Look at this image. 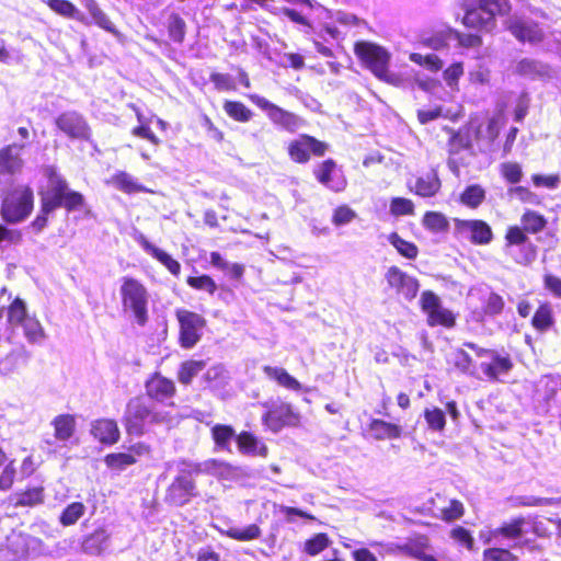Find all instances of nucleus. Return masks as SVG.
Here are the masks:
<instances>
[{"label":"nucleus","instance_id":"nucleus-1","mask_svg":"<svg viewBox=\"0 0 561 561\" xmlns=\"http://www.w3.org/2000/svg\"><path fill=\"white\" fill-rule=\"evenodd\" d=\"M48 179V190L43 196V208L45 213H51L59 207L67 210L79 209L84 204L81 193L71 191L67 181L57 172L54 167L45 169Z\"/></svg>","mask_w":561,"mask_h":561},{"label":"nucleus","instance_id":"nucleus-2","mask_svg":"<svg viewBox=\"0 0 561 561\" xmlns=\"http://www.w3.org/2000/svg\"><path fill=\"white\" fill-rule=\"evenodd\" d=\"M171 416L168 412L158 411L156 407L142 397H135L127 403L124 424L130 435H142L146 423H169Z\"/></svg>","mask_w":561,"mask_h":561},{"label":"nucleus","instance_id":"nucleus-3","mask_svg":"<svg viewBox=\"0 0 561 561\" xmlns=\"http://www.w3.org/2000/svg\"><path fill=\"white\" fill-rule=\"evenodd\" d=\"M122 306L125 312H131L139 325L148 321L149 294L146 287L133 277H123L119 288Z\"/></svg>","mask_w":561,"mask_h":561},{"label":"nucleus","instance_id":"nucleus-4","mask_svg":"<svg viewBox=\"0 0 561 561\" xmlns=\"http://www.w3.org/2000/svg\"><path fill=\"white\" fill-rule=\"evenodd\" d=\"M193 462L182 461L179 467V474L174 478L167 490L165 501L175 506L187 504L192 497L196 496V484L193 476Z\"/></svg>","mask_w":561,"mask_h":561},{"label":"nucleus","instance_id":"nucleus-5","mask_svg":"<svg viewBox=\"0 0 561 561\" xmlns=\"http://www.w3.org/2000/svg\"><path fill=\"white\" fill-rule=\"evenodd\" d=\"M354 50L377 78L386 82L393 81L394 76L388 71L390 54L383 47L368 42H359L356 43Z\"/></svg>","mask_w":561,"mask_h":561},{"label":"nucleus","instance_id":"nucleus-6","mask_svg":"<svg viewBox=\"0 0 561 561\" xmlns=\"http://www.w3.org/2000/svg\"><path fill=\"white\" fill-rule=\"evenodd\" d=\"M526 233L523 227L511 226L505 234L506 253L522 265H529L537 256L536 247Z\"/></svg>","mask_w":561,"mask_h":561},{"label":"nucleus","instance_id":"nucleus-7","mask_svg":"<svg viewBox=\"0 0 561 561\" xmlns=\"http://www.w3.org/2000/svg\"><path fill=\"white\" fill-rule=\"evenodd\" d=\"M33 209V191L16 187L2 202L1 214L5 221L15 224L24 220Z\"/></svg>","mask_w":561,"mask_h":561},{"label":"nucleus","instance_id":"nucleus-8","mask_svg":"<svg viewBox=\"0 0 561 561\" xmlns=\"http://www.w3.org/2000/svg\"><path fill=\"white\" fill-rule=\"evenodd\" d=\"M175 316L180 325V345L183 348H193L202 339L205 318L186 309H178Z\"/></svg>","mask_w":561,"mask_h":561},{"label":"nucleus","instance_id":"nucleus-9","mask_svg":"<svg viewBox=\"0 0 561 561\" xmlns=\"http://www.w3.org/2000/svg\"><path fill=\"white\" fill-rule=\"evenodd\" d=\"M250 100L266 113L268 118L277 126L289 133H295L304 126V119L288 112L257 94L250 95Z\"/></svg>","mask_w":561,"mask_h":561},{"label":"nucleus","instance_id":"nucleus-10","mask_svg":"<svg viewBox=\"0 0 561 561\" xmlns=\"http://www.w3.org/2000/svg\"><path fill=\"white\" fill-rule=\"evenodd\" d=\"M455 231L473 244L486 245L493 240L491 227L480 219H455Z\"/></svg>","mask_w":561,"mask_h":561},{"label":"nucleus","instance_id":"nucleus-11","mask_svg":"<svg viewBox=\"0 0 561 561\" xmlns=\"http://www.w3.org/2000/svg\"><path fill=\"white\" fill-rule=\"evenodd\" d=\"M328 145L309 135H300L288 146L290 159L297 163H306L310 159V153L317 157L324 156Z\"/></svg>","mask_w":561,"mask_h":561},{"label":"nucleus","instance_id":"nucleus-12","mask_svg":"<svg viewBox=\"0 0 561 561\" xmlns=\"http://www.w3.org/2000/svg\"><path fill=\"white\" fill-rule=\"evenodd\" d=\"M421 306L427 313V322L430 325L453 327L455 318L450 310L440 305L439 298L433 291H424L421 296Z\"/></svg>","mask_w":561,"mask_h":561},{"label":"nucleus","instance_id":"nucleus-13","mask_svg":"<svg viewBox=\"0 0 561 561\" xmlns=\"http://www.w3.org/2000/svg\"><path fill=\"white\" fill-rule=\"evenodd\" d=\"M56 126L71 139H90V126L85 118L76 111H68L60 114L56 118Z\"/></svg>","mask_w":561,"mask_h":561},{"label":"nucleus","instance_id":"nucleus-14","mask_svg":"<svg viewBox=\"0 0 561 561\" xmlns=\"http://www.w3.org/2000/svg\"><path fill=\"white\" fill-rule=\"evenodd\" d=\"M385 277L388 285L407 300H412L416 297L420 284L415 277L407 274L397 266L389 267Z\"/></svg>","mask_w":561,"mask_h":561},{"label":"nucleus","instance_id":"nucleus-15","mask_svg":"<svg viewBox=\"0 0 561 561\" xmlns=\"http://www.w3.org/2000/svg\"><path fill=\"white\" fill-rule=\"evenodd\" d=\"M264 423L274 432L279 431L287 425H294L298 422V415L288 403H273L268 411L263 415Z\"/></svg>","mask_w":561,"mask_h":561},{"label":"nucleus","instance_id":"nucleus-16","mask_svg":"<svg viewBox=\"0 0 561 561\" xmlns=\"http://www.w3.org/2000/svg\"><path fill=\"white\" fill-rule=\"evenodd\" d=\"M316 179L330 190L335 192L343 191L346 181L337 169L336 163L332 159H328L320 163L313 171Z\"/></svg>","mask_w":561,"mask_h":561},{"label":"nucleus","instance_id":"nucleus-17","mask_svg":"<svg viewBox=\"0 0 561 561\" xmlns=\"http://www.w3.org/2000/svg\"><path fill=\"white\" fill-rule=\"evenodd\" d=\"M515 72L530 80L548 81L556 77V71L549 65L531 59L524 58L515 66Z\"/></svg>","mask_w":561,"mask_h":561},{"label":"nucleus","instance_id":"nucleus-18","mask_svg":"<svg viewBox=\"0 0 561 561\" xmlns=\"http://www.w3.org/2000/svg\"><path fill=\"white\" fill-rule=\"evenodd\" d=\"M24 148V142H14L0 150V174H13L22 169L21 152Z\"/></svg>","mask_w":561,"mask_h":561},{"label":"nucleus","instance_id":"nucleus-19","mask_svg":"<svg viewBox=\"0 0 561 561\" xmlns=\"http://www.w3.org/2000/svg\"><path fill=\"white\" fill-rule=\"evenodd\" d=\"M31 357V352L24 345L13 348L0 359V374L9 376L18 373L28 365Z\"/></svg>","mask_w":561,"mask_h":561},{"label":"nucleus","instance_id":"nucleus-20","mask_svg":"<svg viewBox=\"0 0 561 561\" xmlns=\"http://www.w3.org/2000/svg\"><path fill=\"white\" fill-rule=\"evenodd\" d=\"M488 359L480 364V368L490 381H497L502 375H507L513 368L510 356H502L497 352H494Z\"/></svg>","mask_w":561,"mask_h":561},{"label":"nucleus","instance_id":"nucleus-21","mask_svg":"<svg viewBox=\"0 0 561 561\" xmlns=\"http://www.w3.org/2000/svg\"><path fill=\"white\" fill-rule=\"evenodd\" d=\"M398 550L421 561H439L433 554L430 540L425 536H417L409 540L403 546H398Z\"/></svg>","mask_w":561,"mask_h":561},{"label":"nucleus","instance_id":"nucleus-22","mask_svg":"<svg viewBox=\"0 0 561 561\" xmlns=\"http://www.w3.org/2000/svg\"><path fill=\"white\" fill-rule=\"evenodd\" d=\"M526 520L524 517H516L512 519L510 523H504L501 527H497L491 531V537L496 539L499 537H503L510 540L515 541L511 547H520L523 542L520 538L524 535V525Z\"/></svg>","mask_w":561,"mask_h":561},{"label":"nucleus","instance_id":"nucleus-23","mask_svg":"<svg viewBox=\"0 0 561 561\" xmlns=\"http://www.w3.org/2000/svg\"><path fill=\"white\" fill-rule=\"evenodd\" d=\"M82 5L89 12L93 22L104 31L113 34L115 37L121 38V32L115 27L114 23L107 16V14L99 7L95 0H80Z\"/></svg>","mask_w":561,"mask_h":561},{"label":"nucleus","instance_id":"nucleus-24","mask_svg":"<svg viewBox=\"0 0 561 561\" xmlns=\"http://www.w3.org/2000/svg\"><path fill=\"white\" fill-rule=\"evenodd\" d=\"M91 434L102 444H115L119 438V430L115 421L102 419L92 424Z\"/></svg>","mask_w":561,"mask_h":561},{"label":"nucleus","instance_id":"nucleus-25","mask_svg":"<svg viewBox=\"0 0 561 561\" xmlns=\"http://www.w3.org/2000/svg\"><path fill=\"white\" fill-rule=\"evenodd\" d=\"M146 391L151 399L163 401L174 394L175 387L172 380L160 375H156L147 381Z\"/></svg>","mask_w":561,"mask_h":561},{"label":"nucleus","instance_id":"nucleus-26","mask_svg":"<svg viewBox=\"0 0 561 561\" xmlns=\"http://www.w3.org/2000/svg\"><path fill=\"white\" fill-rule=\"evenodd\" d=\"M138 243L141 245V248L150 255H152L154 259H157L161 264H163L171 274L178 276L181 271L180 263L174 260L170 254L164 252L163 250L157 248L151 242H149L146 237L140 236L138 238Z\"/></svg>","mask_w":561,"mask_h":561},{"label":"nucleus","instance_id":"nucleus-27","mask_svg":"<svg viewBox=\"0 0 561 561\" xmlns=\"http://www.w3.org/2000/svg\"><path fill=\"white\" fill-rule=\"evenodd\" d=\"M510 30L512 34L522 42H530L536 43L541 41L542 32L539 26L531 22L525 20H516L512 22Z\"/></svg>","mask_w":561,"mask_h":561},{"label":"nucleus","instance_id":"nucleus-28","mask_svg":"<svg viewBox=\"0 0 561 561\" xmlns=\"http://www.w3.org/2000/svg\"><path fill=\"white\" fill-rule=\"evenodd\" d=\"M193 470H195L196 474L207 473L220 479H230L234 476V469L232 466L217 459H208L202 463L193 462Z\"/></svg>","mask_w":561,"mask_h":561},{"label":"nucleus","instance_id":"nucleus-29","mask_svg":"<svg viewBox=\"0 0 561 561\" xmlns=\"http://www.w3.org/2000/svg\"><path fill=\"white\" fill-rule=\"evenodd\" d=\"M440 188V180L435 171H431L416 178L410 190L422 197H432Z\"/></svg>","mask_w":561,"mask_h":561},{"label":"nucleus","instance_id":"nucleus-30","mask_svg":"<svg viewBox=\"0 0 561 561\" xmlns=\"http://www.w3.org/2000/svg\"><path fill=\"white\" fill-rule=\"evenodd\" d=\"M48 8L56 14L88 24L85 15L68 0H45Z\"/></svg>","mask_w":561,"mask_h":561},{"label":"nucleus","instance_id":"nucleus-31","mask_svg":"<svg viewBox=\"0 0 561 561\" xmlns=\"http://www.w3.org/2000/svg\"><path fill=\"white\" fill-rule=\"evenodd\" d=\"M462 23L467 27L483 31H491L495 26L491 21V15L485 14L480 5L467 10Z\"/></svg>","mask_w":561,"mask_h":561},{"label":"nucleus","instance_id":"nucleus-32","mask_svg":"<svg viewBox=\"0 0 561 561\" xmlns=\"http://www.w3.org/2000/svg\"><path fill=\"white\" fill-rule=\"evenodd\" d=\"M263 373L271 380L276 381L280 387L289 390L299 391L301 383L283 367L264 366Z\"/></svg>","mask_w":561,"mask_h":561},{"label":"nucleus","instance_id":"nucleus-33","mask_svg":"<svg viewBox=\"0 0 561 561\" xmlns=\"http://www.w3.org/2000/svg\"><path fill=\"white\" fill-rule=\"evenodd\" d=\"M54 436L59 442H66L76 431V419L71 414H59L51 421Z\"/></svg>","mask_w":561,"mask_h":561},{"label":"nucleus","instance_id":"nucleus-34","mask_svg":"<svg viewBox=\"0 0 561 561\" xmlns=\"http://www.w3.org/2000/svg\"><path fill=\"white\" fill-rule=\"evenodd\" d=\"M108 538L105 529L99 528L84 538L82 549L89 554L99 556L106 549Z\"/></svg>","mask_w":561,"mask_h":561},{"label":"nucleus","instance_id":"nucleus-35","mask_svg":"<svg viewBox=\"0 0 561 561\" xmlns=\"http://www.w3.org/2000/svg\"><path fill=\"white\" fill-rule=\"evenodd\" d=\"M369 430L378 440L399 438L402 433L401 426L379 419H374L370 422Z\"/></svg>","mask_w":561,"mask_h":561},{"label":"nucleus","instance_id":"nucleus-36","mask_svg":"<svg viewBox=\"0 0 561 561\" xmlns=\"http://www.w3.org/2000/svg\"><path fill=\"white\" fill-rule=\"evenodd\" d=\"M455 30L450 27H445L440 31L433 33L431 36L424 37L422 43L424 46L434 49L440 50L448 46V43L454 39Z\"/></svg>","mask_w":561,"mask_h":561},{"label":"nucleus","instance_id":"nucleus-37","mask_svg":"<svg viewBox=\"0 0 561 561\" xmlns=\"http://www.w3.org/2000/svg\"><path fill=\"white\" fill-rule=\"evenodd\" d=\"M111 183L119 191H123L128 194L147 191L130 174L126 172H118L115 175H113L111 179Z\"/></svg>","mask_w":561,"mask_h":561},{"label":"nucleus","instance_id":"nucleus-38","mask_svg":"<svg viewBox=\"0 0 561 561\" xmlns=\"http://www.w3.org/2000/svg\"><path fill=\"white\" fill-rule=\"evenodd\" d=\"M520 224L528 233H538L547 226V219L535 210H527L520 217Z\"/></svg>","mask_w":561,"mask_h":561},{"label":"nucleus","instance_id":"nucleus-39","mask_svg":"<svg viewBox=\"0 0 561 561\" xmlns=\"http://www.w3.org/2000/svg\"><path fill=\"white\" fill-rule=\"evenodd\" d=\"M206 364L204 360H186L181 364L178 373V379L183 385H190L194 377H196L204 368Z\"/></svg>","mask_w":561,"mask_h":561},{"label":"nucleus","instance_id":"nucleus-40","mask_svg":"<svg viewBox=\"0 0 561 561\" xmlns=\"http://www.w3.org/2000/svg\"><path fill=\"white\" fill-rule=\"evenodd\" d=\"M485 199V190L479 184H472L466 187L460 195V202L470 207H479Z\"/></svg>","mask_w":561,"mask_h":561},{"label":"nucleus","instance_id":"nucleus-41","mask_svg":"<svg viewBox=\"0 0 561 561\" xmlns=\"http://www.w3.org/2000/svg\"><path fill=\"white\" fill-rule=\"evenodd\" d=\"M211 437L217 447L229 450L230 442L236 437V432L229 425L216 424L211 427Z\"/></svg>","mask_w":561,"mask_h":561},{"label":"nucleus","instance_id":"nucleus-42","mask_svg":"<svg viewBox=\"0 0 561 561\" xmlns=\"http://www.w3.org/2000/svg\"><path fill=\"white\" fill-rule=\"evenodd\" d=\"M26 305L21 298H15L8 308V321L11 325H22L28 319Z\"/></svg>","mask_w":561,"mask_h":561},{"label":"nucleus","instance_id":"nucleus-43","mask_svg":"<svg viewBox=\"0 0 561 561\" xmlns=\"http://www.w3.org/2000/svg\"><path fill=\"white\" fill-rule=\"evenodd\" d=\"M261 534H262L261 528L256 524H251L243 528L230 527L226 531V535L229 538H232V539L239 540V541H249V540L257 539L261 536Z\"/></svg>","mask_w":561,"mask_h":561},{"label":"nucleus","instance_id":"nucleus-44","mask_svg":"<svg viewBox=\"0 0 561 561\" xmlns=\"http://www.w3.org/2000/svg\"><path fill=\"white\" fill-rule=\"evenodd\" d=\"M168 32H169L170 38L173 42H175L178 44L183 43V41L185 38V33H186V23L178 13H172L169 16Z\"/></svg>","mask_w":561,"mask_h":561},{"label":"nucleus","instance_id":"nucleus-45","mask_svg":"<svg viewBox=\"0 0 561 561\" xmlns=\"http://www.w3.org/2000/svg\"><path fill=\"white\" fill-rule=\"evenodd\" d=\"M479 5L485 14L491 15V21L494 24L496 15L507 14L511 9L510 0H479Z\"/></svg>","mask_w":561,"mask_h":561},{"label":"nucleus","instance_id":"nucleus-46","mask_svg":"<svg viewBox=\"0 0 561 561\" xmlns=\"http://www.w3.org/2000/svg\"><path fill=\"white\" fill-rule=\"evenodd\" d=\"M85 513V506L81 502L69 504L61 513L59 522L64 526L76 524Z\"/></svg>","mask_w":561,"mask_h":561},{"label":"nucleus","instance_id":"nucleus-47","mask_svg":"<svg viewBox=\"0 0 561 561\" xmlns=\"http://www.w3.org/2000/svg\"><path fill=\"white\" fill-rule=\"evenodd\" d=\"M224 110L234 121L238 122H249L252 117V112L241 102L237 101H226L224 104Z\"/></svg>","mask_w":561,"mask_h":561},{"label":"nucleus","instance_id":"nucleus-48","mask_svg":"<svg viewBox=\"0 0 561 561\" xmlns=\"http://www.w3.org/2000/svg\"><path fill=\"white\" fill-rule=\"evenodd\" d=\"M388 240L402 256L410 260L415 259L417 256V247L412 242L403 240L398 233L392 232L388 237Z\"/></svg>","mask_w":561,"mask_h":561},{"label":"nucleus","instance_id":"nucleus-49","mask_svg":"<svg viewBox=\"0 0 561 561\" xmlns=\"http://www.w3.org/2000/svg\"><path fill=\"white\" fill-rule=\"evenodd\" d=\"M409 58L411 61L434 72L440 70L444 66L443 60L434 54L422 55L419 53H412Z\"/></svg>","mask_w":561,"mask_h":561},{"label":"nucleus","instance_id":"nucleus-50","mask_svg":"<svg viewBox=\"0 0 561 561\" xmlns=\"http://www.w3.org/2000/svg\"><path fill=\"white\" fill-rule=\"evenodd\" d=\"M24 335L30 343H37L45 337V332L39 323V321L35 318L30 317L23 324Z\"/></svg>","mask_w":561,"mask_h":561},{"label":"nucleus","instance_id":"nucleus-51","mask_svg":"<svg viewBox=\"0 0 561 561\" xmlns=\"http://www.w3.org/2000/svg\"><path fill=\"white\" fill-rule=\"evenodd\" d=\"M136 461L137 460L134 455L128 453L110 454L105 457L106 466L115 470H124L127 466H130Z\"/></svg>","mask_w":561,"mask_h":561},{"label":"nucleus","instance_id":"nucleus-52","mask_svg":"<svg viewBox=\"0 0 561 561\" xmlns=\"http://www.w3.org/2000/svg\"><path fill=\"white\" fill-rule=\"evenodd\" d=\"M504 299L496 293H489L483 299V313L494 317L500 314L504 309Z\"/></svg>","mask_w":561,"mask_h":561},{"label":"nucleus","instance_id":"nucleus-53","mask_svg":"<svg viewBox=\"0 0 561 561\" xmlns=\"http://www.w3.org/2000/svg\"><path fill=\"white\" fill-rule=\"evenodd\" d=\"M16 506H33L43 502V489L33 488L23 493L15 494Z\"/></svg>","mask_w":561,"mask_h":561},{"label":"nucleus","instance_id":"nucleus-54","mask_svg":"<svg viewBox=\"0 0 561 561\" xmlns=\"http://www.w3.org/2000/svg\"><path fill=\"white\" fill-rule=\"evenodd\" d=\"M423 225L434 232H439L447 229L448 222L443 214L427 211L424 215Z\"/></svg>","mask_w":561,"mask_h":561},{"label":"nucleus","instance_id":"nucleus-55","mask_svg":"<svg viewBox=\"0 0 561 561\" xmlns=\"http://www.w3.org/2000/svg\"><path fill=\"white\" fill-rule=\"evenodd\" d=\"M226 378V370L224 366L216 365L207 369L203 376V380L207 387L217 388L220 387Z\"/></svg>","mask_w":561,"mask_h":561},{"label":"nucleus","instance_id":"nucleus-56","mask_svg":"<svg viewBox=\"0 0 561 561\" xmlns=\"http://www.w3.org/2000/svg\"><path fill=\"white\" fill-rule=\"evenodd\" d=\"M424 417L428 427L433 431H443L446 424L445 413L438 409H426L424 412Z\"/></svg>","mask_w":561,"mask_h":561},{"label":"nucleus","instance_id":"nucleus-57","mask_svg":"<svg viewBox=\"0 0 561 561\" xmlns=\"http://www.w3.org/2000/svg\"><path fill=\"white\" fill-rule=\"evenodd\" d=\"M330 543L325 534H317L305 542V551L310 556H316L323 551Z\"/></svg>","mask_w":561,"mask_h":561},{"label":"nucleus","instance_id":"nucleus-58","mask_svg":"<svg viewBox=\"0 0 561 561\" xmlns=\"http://www.w3.org/2000/svg\"><path fill=\"white\" fill-rule=\"evenodd\" d=\"M390 213L393 216L413 215L414 204L408 198L394 197L390 202Z\"/></svg>","mask_w":561,"mask_h":561},{"label":"nucleus","instance_id":"nucleus-59","mask_svg":"<svg viewBox=\"0 0 561 561\" xmlns=\"http://www.w3.org/2000/svg\"><path fill=\"white\" fill-rule=\"evenodd\" d=\"M187 284L195 289L205 290V291L209 293L210 295H213L217 289L216 283L208 275H202L198 277H188Z\"/></svg>","mask_w":561,"mask_h":561},{"label":"nucleus","instance_id":"nucleus-60","mask_svg":"<svg viewBox=\"0 0 561 561\" xmlns=\"http://www.w3.org/2000/svg\"><path fill=\"white\" fill-rule=\"evenodd\" d=\"M483 561H518V559L507 549L490 548L484 550Z\"/></svg>","mask_w":561,"mask_h":561},{"label":"nucleus","instance_id":"nucleus-61","mask_svg":"<svg viewBox=\"0 0 561 561\" xmlns=\"http://www.w3.org/2000/svg\"><path fill=\"white\" fill-rule=\"evenodd\" d=\"M533 324L536 329L545 331L552 324L551 311L547 306H541L533 317Z\"/></svg>","mask_w":561,"mask_h":561},{"label":"nucleus","instance_id":"nucleus-62","mask_svg":"<svg viewBox=\"0 0 561 561\" xmlns=\"http://www.w3.org/2000/svg\"><path fill=\"white\" fill-rule=\"evenodd\" d=\"M239 449L245 454H255L257 448V439L248 432H242L237 436Z\"/></svg>","mask_w":561,"mask_h":561},{"label":"nucleus","instance_id":"nucleus-63","mask_svg":"<svg viewBox=\"0 0 561 561\" xmlns=\"http://www.w3.org/2000/svg\"><path fill=\"white\" fill-rule=\"evenodd\" d=\"M463 515V505L460 501L451 500L449 505L442 510V518L451 522Z\"/></svg>","mask_w":561,"mask_h":561},{"label":"nucleus","instance_id":"nucleus-64","mask_svg":"<svg viewBox=\"0 0 561 561\" xmlns=\"http://www.w3.org/2000/svg\"><path fill=\"white\" fill-rule=\"evenodd\" d=\"M462 73H463L462 64L455 62L444 71V80L446 81L448 87L454 89L457 85L458 80L462 76Z\"/></svg>","mask_w":561,"mask_h":561}]
</instances>
